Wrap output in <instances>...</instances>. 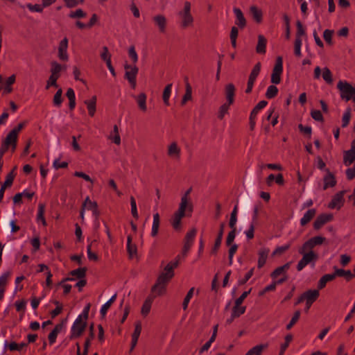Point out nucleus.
Returning a JSON list of instances; mask_svg holds the SVG:
<instances>
[{"label":"nucleus","mask_w":355,"mask_h":355,"mask_svg":"<svg viewBox=\"0 0 355 355\" xmlns=\"http://www.w3.org/2000/svg\"><path fill=\"white\" fill-rule=\"evenodd\" d=\"M172 278V277L161 272L157 279L156 283L153 286L151 292L156 293L157 295H163L166 293L167 284Z\"/></svg>","instance_id":"f257e3e1"},{"label":"nucleus","mask_w":355,"mask_h":355,"mask_svg":"<svg viewBox=\"0 0 355 355\" xmlns=\"http://www.w3.org/2000/svg\"><path fill=\"white\" fill-rule=\"evenodd\" d=\"M337 88L340 92V97L347 101L351 100L355 96V87H353L347 81L340 80L337 84Z\"/></svg>","instance_id":"f03ea898"},{"label":"nucleus","mask_w":355,"mask_h":355,"mask_svg":"<svg viewBox=\"0 0 355 355\" xmlns=\"http://www.w3.org/2000/svg\"><path fill=\"white\" fill-rule=\"evenodd\" d=\"M302 255V258L300 260L297 265V271H301L307 264L314 263L318 261L319 256L317 253L313 251L304 252V253H300Z\"/></svg>","instance_id":"7ed1b4c3"},{"label":"nucleus","mask_w":355,"mask_h":355,"mask_svg":"<svg viewBox=\"0 0 355 355\" xmlns=\"http://www.w3.org/2000/svg\"><path fill=\"white\" fill-rule=\"evenodd\" d=\"M87 327V322L81 320L80 317H78L71 329V334L69 336L70 340H73L80 337Z\"/></svg>","instance_id":"20e7f679"},{"label":"nucleus","mask_w":355,"mask_h":355,"mask_svg":"<svg viewBox=\"0 0 355 355\" xmlns=\"http://www.w3.org/2000/svg\"><path fill=\"white\" fill-rule=\"evenodd\" d=\"M179 15L182 18L181 26L182 28H185L193 25V17L191 14V3L189 1L184 2V9L179 12Z\"/></svg>","instance_id":"39448f33"},{"label":"nucleus","mask_w":355,"mask_h":355,"mask_svg":"<svg viewBox=\"0 0 355 355\" xmlns=\"http://www.w3.org/2000/svg\"><path fill=\"white\" fill-rule=\"evenodd\" d=\"M124 69L125 70L124 78L128 80L132 89L136 88L137 85V75L139 71L138 67L135 65L132 67L128 64H125Z\"/></svg>","instance_id":"423d86ee"},{"label":"nucleus","mask_w":355,"mask_h":355,"mask_svg":"<svg viewBox=\"0 0 355 355\" xmlns=\"http://www.w3.org/2000/svg\"><path fill=\"white\" fill-rule=\"evenodd\" d=\"M188 214L189 213L187 211V208L183 205H179L178 211L174 213L171 219V225L174 230H181V219L185 216H189Z\"/></svg>","instance_id":"0eeeda50"},{"label":"nucleus","mask_w":355,"mask_h":355,"mask_svg":"<svg viewBox=\"0 0 355 355\" xmlns=\"http://www.w3.org/2000/svg\"><path fill=\"white\" fill-rule=\"evenodd\" d=\"M283 72V59L278 56L276 59L275 64L272 69L270 81L272 84H279L281 82V76Z\"/></svg>","instance_id":"6e6552de"},{"label":"nucleus","mask_w":355,"mask_h":355,"mask_svg":"<svg viewBox=\"0 0 355 355\" xmlns=\"http://www.w3.org/2000/svg\"><path fill=\"white\" fill-rule=\"evenodd\" d=\"M17 169V166H15L12 171L6 175V180L1 184L0 188V202L3 200L5 190L8 187H10L12 185L14 179L16 176L15 171Z\"/></svg>","instance_id":"1a4fd4ad"},{"label":"nucleus","mask_w":355,"mask_h":355,"mask_svg":"<svg viewBox=\"0 0 355 355\" xmlns=\"http://www.w3.org/2000/svg\"><path fill=\"white\" fill-rule=\"evenodd\" d=\"M345 192H346V191L343 190V191H340L338 192L337 193H336L333 196L331 202L329 203L328 207L330 209L336 208L337 209H340L341 208V207H343L344 202H345V199H344L343 196H344Z\"/></svg>","instance_id":"9d476101"},{"label":"nucleus","mask_w":355,"mask_h":355,"mask_svg":"<svg viewBox=\"0 0 355 355\" xmlns=\"http://www.w3.org/2000/svg\"><path fill=\"white\" fill-rule=\"evenodd\" d=\"M268 105V102L266 101H259L255 107L252 109L250 115V130H253L255 127V119L259 110L265 107Z\"/></svg>","instance_id":"9b49d317"},{"label":"nucleus","mask_w":355,"mask_h":355,"mask_svg":"<svg viewBox=\"0 0 355 355\" xmlns=\"http://www.w3.org/2000/svg\"><path fill=\"white\" fill-rule=\"evenodd\" d=\"M333 215L331 214H322L318 216L315 220L313 226L315 230H320L324 224L333 220Z\"/></svg>","instance_id":"f8f14e48"},{"label":"nucleus","mask_w":355,"mask_h":355,"mask_svg":"<svg viewBox=\"0 0 355 355\" xmlns=\"http://www.w3.org/2000/svg\"><path fill=\"white\" fill-rule=\"evenodd\" d=\"M325 172L326 175L323 177V190L334 187L337 183L335 175L329 168L325 169Z\"/></svg>","instance_id":"ddd939ff"},{"label":"nucleus","mask_w":355,"mask_h":355,"mask_svg":"<svg viewBox=\"0 0 355 355\" xmlns=\"http://www.w3.org/2000/svg\"><path fill=\"white\" fill-rule=\"evenodd\" d=\"M68 39L63 38L59 44L58 46V58L62 61H67L69 56L67 54Z\"/></svg>","instance_id":"4468645a"},{"label":"nucleus","mask_w":355,"mask_h":355,"mask_svg":"<svg viewBox=\"0 0 355 355\" xmlns=\"http://www.w3.org/2000/svg\"><path fill=\"white\" fill-rule=\"evenodd\" d=\"M192 191V188L190 187L182 196L181 198V202L180 203V205H183V207H185L187 208V211L189 213L188 214L189 216H191V213L193 212V206L192 202L190 201L189 198V194Z\"/></svg>","instance_id":"2eb2a0df"},{"label":"nucleus","mask_w":355,"mask_h":355,"mask_svg":"<svg viewBox=\"0 0 355 355\" xmlns=\"http://www.w3.org/2000/svg\"><path fill=\"white\" fill-rule=\"evenodd\" d=\"M233 12L236 16L235 24L239 28L243 29L247 25V21L242 10L239 8H234Z\"/></svg>","instance_id":"dca6fc26"},{"label":"nucleus","mask_w":355,"mask_h":355,"mask_svg":"<svg viewBox=\"0 0 355 355\" xmlns=\"http://www.w3.org/2000/svg\"><path fill=\"white\" fill-rule=\"evenodd\" d=\"M67 319L62 320V322L55 325L54 329L50 332L48 336V339L50 345H53L57 338L58 334L62 330Z\"/></svg>","instance_id":"f3484780"},{"label":"nucleus","mask_w":355,"mask_h":355,"mask_svg":"<svg viewBox=\"0 0 355 355\" xmlns=\"http://www.w3.org/2000/svg\"><path fill=\"white\" fill-rule=\"evenodd\" d=\"M235 92L236 88L233 83L226 85L225 87V94L227 104L233 105L234 103Z\"/></svg>","instance_id":"a211bd4d"},{"label":"nucleus","mask_w":355,"mask_h":355,"mask_svg":"<svg viewBox=\"0 0 355 355\" xmlns=\"http://www.w3.org/2000/svg\"><path fill=\"white\" fill-rule=\"evenodd\" d=\"M250 14L252 17V19L257 24H261L263 21V12L261 9L258 8L255 5H252L250 7L249 10Z\"/></svg>","instance_id":"6ab92c4d"},{"label":"nucleus","mask_w":355,"mask_h":355,"mask_svg":"<svg viewBox=\"0 0 355 355\" xmlns=\"http://www.w3.org/2000/svg\"><path fill=\"white\" fill-rule=\"evenodd\" d=\"M305 301L306 304L309 305H312V304L317 300L320 295V293L318 290H308L303 293Z\"/></svg>","instance_id":"aec40b11"},{"label":"nucleus","mask_w":355,"mask_h":355,"mask_svg":"<svg viewBox=\"0 0 355 355\" xmlns=\"http://www.w3.org/2000/svg\"><path fill=\"white\" fill-rule=\"evenodd\" d=\"M153 21L158 27L160 33H165L166 28V19L163 15H157L153 17Z\"/></svg>","instance_id":"412c9836"},{"label":"nucleus","mask_w":355,"mask_h":355,"mask_svg":"<svg viewBox=\"0 0 355 355\" xmlns=\"http://www.w3.org/2000/svg\"><path fill=\"white\" fill-rule=\"evenodd\" d=\"M96 96H93L90 99L85 100L84 103L86 105L89 115L94 116L96 110Z\"/></svg>","instance_id":"4be33fe9"},{"label":"nucleus","mask_w":355,"mask_h":355,"mask_svg":"<svg viewBox=\"0 0 355 355\" xmlns=\"http://www.w3.org/2000/svg\"><path fill=\"white\" fill-rule=\"evenodd\" d=\"M132 236L128 235L127 238V252L130 259L137 254V247L132 243Z\"/></svg>","instance_id":"5701e85b"},{"label":"nucleus","mask_w":355,"mask_h":355,"mask_svg":"<svg viewBox=\"0 0 355 355\" xmlns=\"http://www.w3.org/2000/svg\"><path fill=\"white\" fill-rule=\"evenodd\" d=\"M335 272L333 273L334 278L336 277H344L347 282H349L354 275L349 270H345L344 269L337 268L336 266L334 267Z\"/></svg>","instance_id":"b1692460"},{"label":"nucleus","mask_w":355,"mask_h":355,"mask_svg":"<svg viewBox=\"0 0 355 355\" xmlns=\"http://www.w3.org/2000/svg\"><path fill=\"white\" fill-rule=\"evenodd\" d=\"M168 155L175 159H179L180 157V148L176 142L171 143L168 148Z\"/></svg>","instance_id":"393cba45"},{"label":"nucleus","mask_w":355,"mask_h":355,"mask_svg":"<svg viewBox=\"0 0 355 355\" xmlns=\"http://www.w3.org/2000/svg\"><path fill=\"white\" fill-rule=\"evenodd\" d=\"M267 40L266 37L259 35L258 36V42L256 46V52L259 54H265L266 53V48Z\"/></svg>","instance_id":"a878e982"},{"label":"nucleus","mask_w":355,"mask_h":355,"mask_svg":"<svg viewBox=\"0 0 355 355\" xmlns=\"http://www.w3.org/2000/svg\"><path fill=\"white\" fill-rule=\"evenodd\" d=\"M155 297V295H150L144 301L141 310V313L143 315L146 316L150 313L151 305Z\"/></svg>","instance_id":"bb28decb"},{"label":"nucleus","mask_w":355,"mask_h":355,"mask_svg":"<svg viewBox=\"0 0 355 355\" xmlns=\"http://www.w3.org/2000/svg\"><path fill=\"white\" fill-rule=\"evenodd\" d=\"M2 142L8 146H11L14 150L17 146V137L14 134V132L10 131Z\"/></svg>","instance_id":"cd10ccee"},{"label":"nucleus","mask_w":355,"mask_h":355,"mask_svg":"<svg viewBox=\"0 0 355 355\" xmlns=\"http://www.w3.org/2000/svg\"><path fill=\"white\" fill-rule=\"evenodd\" d=\"M261 62H257L252 69L248 82L254 85L257 76H259L261 71Z\"/></svg>","instance_id":"c85d7f7f"},{"label":"nucleus","mask_w":355,"mask_h":355,"mask_svg":"<svg viewBox=\"0 0 355 355\" xmlns=\"http://www.w3.org/2000/svg\"><path fill=\"white\" fill-rule=\"evenodd\" d=\"M316 209H309L304 214V216L300 220V224L302 226L306 225L308 223H309L313 217L315 216Z\"/></svg>","instance_id":"c756f323"},{"label":"nucleus","mask_w":355,"mask_h":355,"mask_svg":"<svg viewBox=\"0 0 355 355\" xmlns=\"http://www.w3.org/2000/svg\"><path fill=\"white\" fill-rule=\"evenodd\" d=\"M343 154V163L345 166H349L355 161V152L352 150H345Z\"/></svg>","instance_id":"7c9ffc66"},{"label":"nucleus","mask_w":355,"mask_h":355,"mask_svg":"<svg viewBox=\"0 0 355 355\" xmlns=\"http://www.w3.org/2000/svg\"><path fill=\"white\" fill-rule=\"evenodd\" d=\"M268 252V249H263L259 251V259L257 263V267L259 268H261L266 264Z\"/></svg>","instance_id":"2f4dec72"},{"label":"nucleus","mask_w":355,"mask_h":355,"mask_svg":"<svg viewBox=\"0 0 355 355\" xmlns=\"http://www.w3.org/2000/svg\"><path fill=\"white\" fill-rule=\"evenodd\" d=\"M27 346L28 343H21L18 344L15 342H11L10 343H8L7 342H6L5 343V349L8 348L9 350H10L11 352H20L24 347H26Z\"/></svg>","instance_id":"473e14b6"},{"label":"nucleus","mask_w":355,"mask_h":355,"mask_svg":"<svg viewBox=\"0 0 355 355\" xmlns=\"http://www.w3.org/2000/svg\"><path fill=\"white\" fill-rule=\"evenodd\" d=\"M146 95L145 93H141L135 97L139 108L142 112H146L147 110L146 107Z\"/></svg>","instance_id":"72a5a7b5"},{"label":"nucleus","mask_w":355,"mask_h":355,"mask_svg":"<svg viewBox=\"0 0 355 355\" xmlns=\"http://www.w3.org/2000/svg\"><path fill=\"white\" fill-rule=\"evenodd\" d=\"M267 347V344L257 345L251 348L245 355H261L263 350Z\"/></svg>","instance_id":"f704fd0d"},{"label":"nucleus","mask_w":355,"mask_h":355,"mask_svg":"<svg viewBox=\"0 0 355 355\" xmlns=\"http://www.w3.org/2000/svg\"><path fill=\"white\" fill-rule=\"evenodd\" d=\"M334 276L332 274H326L323 275L319 280L318 283V290H321L326 286V284L328 282L334 280Z\"/></svg>","instance_id":"c9c22d12"},{"label":"nucleus","mask_w":355,"mask_h":355,"mask_svg":"<svg viewBox=\"0 0 355 355\" xmlns=\"http://www.w3.org/2000/svg\"><path fill=\"white\" fill-rule=\"evenodd\" d=\"M87 271V268L86 267L78 268L70 271L69 275L72 277H76V278L80 279L86 277Z\"/></svg>","instance_id":"e433bc0d"},{"label":"nucleus","mask_w":355,"mask_h":355,"mask_svg":"<svg viewBox=\"0 0 355 355\" xmlns=\"http://www.w3.org/2000/svg\"><path fill=\"white\" fill-rule=\"evenodd\" d=\"M160 223L159 215L156 213L153 215V222L152 226L151 236L155 237L157 235Z\"/></svg>","instance_id":"4c0bfd02"},{"label":"nucleus","mask_w":355,"mask_h":355,"mask_svg":"<svg viewBox=\"0 0 355 355\" xmlns=\"http://www.w3.org/2000/svg\"><path fill=\"white\" fill-rule=\"evenodd\" d=\"M44 212H45V205L43 203H40L38 205V212L37 215V222L41 221L44 226H46L47 223L46 219L44 218Z\"/></svg>","instance_id":"58836bf2"},{"label":"nucleus","mask_w":355,"mask_h":355,"mask_svg":"<svg viewBox=\"0 0 355 355\" xmlns=\"http://www.w3.org/2000/svg\"><path fill=\"white\" fill-rule=\"evenodd\" d=\"M178 267L177 262H169L164 268L162 272L173 277L175 275L174 269Z\"/></svg>","instance_id":"ea45409f"},{"label":"nucleus","mask_w":355,"mask_h":355,"mask_svg":"<svg viewBox=\"0 0 355 355\" xmlns=\"http://www.w3.org/2000/svg\"><path fill=\"white\" fill-rule=\"evenodd\" d=\"M185 94L181 101V105H184L188 101L191 100L192 98V87L190 83H187L186 85Z\"/></svg>","instance_id":"a19ab883"},{"label":"nucleus","mask_w":355,"mask_h":355,"mask_svg":"<svg viewBox=\"0 0 355 355\" xmlns=\"http://www.w3.org/2000/svg\"><path fill=\"white\" fill-rule=\"evenodd\" d=\"M171 89H172V83H170V84H168L165 87L164 92H163L162 98H163L164 103L166 106H168L170 105L169 104V98H170L171 93Z\"/></svg>","instance_id":"79ce46f5"},{"label":"nucleus","mask_w":355,"mask_h":355,"mask_svg":"<svg viewBox=\"0 0 355 355\" xmlns=\"http://www.w3.org/2000/svg\"><path fill=\"white\" fill-rule=\"evenodd\" d=\"M293 336L291 334H288L285 336V341L281 345L279 355H283L288 348L290 343L293 340Z\"/></svg>","instance_id":"37998d69"},{"label":"nucleus","mask_w":355,"mask_h":355,"mask_svg":"<svg viewBox=\"0 0 355 355\" xmlns=\"http://www.w3.org/2000/svg\"><path fill=\"white\" fill-rule=\"evenodd\" d=\"M241 305V304H238V306H236V303H234V306H233L232 311L233 317L239 318L245 312L246 306Z\"/></svg>","instance_id":"c03bdc74"},{"label":"nucleus","mask_w":355,"mask_h":355,"mask_svg":"<svg viewBox=\"0 0 355 355\" xmlns=\"http://www.w3.org/2000/svg\"><path fill=\"white\" fill-rule=\"evenodd\" d=\"M278 91V88L275 85H271L268 87L265 96L268 99L274 98L277 96Z\"/></svg>","instance_id":"a18cd8bd"},{"label":"nucleus","mask_w":355,"mask_h":355,"mask_svg":"<svg viewBox=\"0 0 355 355\" xmlns=\"http://www.w3.org/2000/svg\"><path fill=\"white\" fill-rule=\"evenodd\" d=\"M315 245L313 243L312 241L309 239L308 241L304 242L302 246L299 249V253H304V252L313 251V249Z\"/></svg>","instance_id":"49530a36"},{"label":"nucleus","mask_w":355,"mask_h":355,"mask_svg":"<svg viewBox=\"0 0 355 355\" xmlns=\"http://www.w3.org/2000/svg\"><path fill=\"white\" fill-rule=\"evenodd\" d=\"M62 95V90L61 88H60L58 89V91L56 92V93L55 94V95L53 96V103L55 106L60 107V105L63 101Z\"/></svg>","instance_id":"de8ad7c7"},{"label":"nucleus","mask_w":355,"mask_h":355,"mask_svg":"<svg viewBox=\"0 0 355 355\" xmlns=\"http://www.w3.org/2000/svg\"><path fill=\"white\" fill-rule=\"evenodd\" d=\"M116 297V294H114L105 304L103 305V306L101 309V314L102 316L105 315L107 310L111 306L112 304L115 301Z\"/></svg>","instance_id":"09e8293b"},{"label":"nucleus","mask_w":355,"mask_h":355,"mask_svg":"<svg viewBox=\"0 0 355 355\" xmlns=\"http://www.w3.org/2000/svg\"><path fill=\"white\" fill-rule=\"evenodd\" d=\"M300 315H301V312H300V310H297V311H295V313H294V314H293L291 321L286 325V329L287 330H290L297 323V322L300 319Z\"/></svg>","instance_id":"8fccbe9b"},{"label":"nucleus","mask_w":355,"mask_h":355,"mask_svg":"<svg viewBox=\"0 0 355 355\" xmlns=\"http://www.w3.org/2000/svg\"><path fill=\"white\" fill-rule=\"evenodd\" d=\"M51 73L60 77V73L62 69V66L60 64L58 63L56 61H53L51 63Z\"/></svg>","instance_id":"3c124183"},{"label":"nucleus","mask_w":355,"mask_h":355,"mask_svg":"<svg viewBox=\"0 0 355 355\" xmlns=\"http://www.w3.org/2000/svg\"><path fill=\"white\" fill-rule=\"evenodd\" d=\"M15 79L16 77L15 74L8 78V79L6 80V85L4 89L5 93L10 94L12 92V88L11 85L15 83Z\"/></svg>","instance_id":"603ef678"},{"label":"nucleus","mask_w":355,"mask_h":355,"mask_svg":"<svg viewBox=\"0 0 355 355\" xmlns=\"http://www.w3.org/2000/svg\"><path fill=\"white\" fill-rule=\"evenodd\" d=\"M231 105L232 104H227V103L225 102L219 107L218 118L220 120H222L224 118L225 115L227 114L229 108Z\"/></svg>","instance_id":"864d4df0"},{"label":"nucleus","mask_w":355,"mask_h":355,"mask_svg":"<svg viewBox=\"0 0 355 355\" xmlns=\"http://www.w3.org/2000/svg\"><path fill=\"white\" fill-rule=\"evenodd\" d=\"M322 78L328 84H331L333 83L332 73L328 67H324L323 69Z\"/></svg>","instance_id":"5fc2aeb1"},{"label":"nucleus","mask_w":355,"mask_h":355,"mask_svg":"<svg viewBox=\"0 0 355 355\" xmlns=\"http://www.w3.org/2000/svg\"><path fill=\"white\" fill-rule=\"evenodd\" d=\"M334 33V30L326 29L323 32V38L324 41L330 46L333 44L332 36Z\"/></svg>","instance_id":"6e6d98bb"},{"label":"nucleus","mask_w":355,"mask_h":355,"mask_svg":"<svg viewBox=\"0 0 355 355\" xmlns=\"http://www.w3.org/2000/svg\"><path fill=\"white\" fill-rule=\"evenodd\" d=\"M297 32L295 34V39L302 40V36L305 35V30L303 27L302 22L300 20L296 21Z\"/></svg>","instance_id":"4d7b16f0"},{"label":"nucleus","mask_w":355,"mask_h":355,"mask_svg":"<svg viewBox=\"0 0 355 355\" xmlns=\"http://www.w3.org/2000/svg\"><path fill=\"white\" fill-rule=\"evenodd\" d=\"M193 291H194V288L193 287L191 288L189 290V291L187 292V293L184 299V301L182 302V309L184 311L187 309L189 301L191 299V297H193Z\"/></svg>","instance_id":"13d9d810"},{"label":"nucleus","mask_w":355,"mask_h":355,"mask_svg":"<svg viewBox=\"0 0 355 355\" xmlns=\"http://www.w3.org/2000/svg\"><path fill=\"white\" fill-rule=\"evenodd\" d=\"M300 132L311 139L312 134V128L311 126H304L302 123L298 125Z\"/></svg>","instance_id":"bf43d9fd"},{"label":"nucleus","mask_w":355,"mask_h":355,"mask_svg":"<svg viewBox=\"0 0 355 355\" xmlns=\"http://www.w3.org/2000/svg\"><path fill=\"white\" fill-rule=\"evenodd\" d=\"M197 230L196 228L191 229L189 232L187 233L184 237V243H189L193 244L194 238L196 235Z\"/></svg>","instance_id":"052dcab7"},{"label":"nucleus","mask_w":355,"mask_h":355,"mask_svg":"<svg viewBox=\"0 0 355 355\" xmlns=\"http://www.w3.org/2000/svg\"><path fill=\"white\" fill-rule=\"evenodd\" d=\"M131 205V214L136 220L139 218V215L137 209V204L135 198L132 196L130 198Z\"/></svg>","instance_id":"680f3d73"},{"label":"nucleus","mask_w":355,"mask_h":355,"mask_svg":"<svg viewBox=\"0 0 355 355\" xmlns=\"http://www.w3.org/2000/svg\"><path fill=\"white\" fill-rule=\"evenodd\" d=\"M58 76H55L53 74H51V76L49 78V80H47L46 85V89H48L50 87L53 86L55 87H58V85L57 84V80L59 78Z\"/></svg>","instance_id":"e2e57ef3"},{"label":"nucleus","mask_w":355,"mask_h":355,"mask_svg":"<svg viewBox=\"0 0 355 355\" xmlns=\"http://www.w3.org/2000/svg\"><path fill=\"white\" fill-rule=\"evenodd\" d=\"M87 16V13L84 12L82 9L79 8L76 11H71L69 14V17L71 19L74 18H83Z\"/></svg>","instance_id":"0e129e2a"},{"label":"nucleus","mask_w":355,"mask_h":355,"mask_svg":"<svg viewBox=\"0 0 355 355\" xmlns=\"http://www.w3.org/2000/svg\"><path fill=\"white\" fill-rule=\"evenodd\" d=\"M351 118V109L347 108L343 114L342 119V127L345 128L348 125Z\"/></svg>","instance_id":"69168bd1"},{"label":"nucleus","mask_w":355,"mask_h":355,"mask_svg":"<svg viewBox=\"0 0 355 355\" xmlns=\"http://www.w3.org/2000/svg\"><path fill=\"white\" fill-rule=\"evenodd\" d=\"M290 248H291V244H286L284 246L277 247L272 253V256L274 257L276 255H282L286 251H287Z\"/></svg>","instance_id":"338daca9"},{"label":"nucleus","mask_w":355,"mask_h":355,"mask_svg":"<svg viewBox=\"0 0 355 355\" xmlns=\"http://www.w3.org/2000/svg\"><path fill=\"white\" fill-rule=\"evenodd\" d=\"M311 116L314 120H315L317 121L322 122L324 121V117L322 114V112L320 110H311Z\"/></svg>","instance_id":"774afa93"}]
</instances>
